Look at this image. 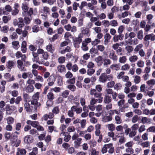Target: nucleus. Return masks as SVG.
I'll list each match as a JSON object with an SVG mask.
<instances>
[{
	"mask_svg": "<svg viewBox=\"0 0 155 155\" xmlns=\"http://www.w3.org/2000/svg\"><path fill=\"white\" fill-rule=\"evenodd\" d=\"M106 127L108 130L110 131H113L114 130L115 126L113 124H109L106 125Z\"/></svg>",
	"mask_w": 155,
	"mask_h": 155,
	"instance_id": "nucleus-35",
	"label": "nucleus"
},
{
	"mask_svg": "<svg viewBox=\"0 0 155 155\" xmlns=\"http://www.w3.org/2000/svg\"><path fill=\"white\" fill-rule=\"evenodd\" d=\"M47 97L48 99L51 101L53 100L54 97L53 93L52 92H49L47 95Z\"/></svg>",
	"mask_w": 155,
	"mask_h": 155,
	"instance_id": "nucleus-46",
	"label": "nucleus"
},
{
	"mask_svg": "<svg viewBox=\"0 0 155 155\" xmlns=\"http://www.w3.org/2000/svg\"><path fill=\"white\" fill-rule=\"evenodd\" d=\"M139 120V117L137 115H134L132 118L131 121L133 123L137 122Z\"/></svg>",
	"mask_w": 155,
	"mask_h": 155,
	"instance_id": "nucleus-62",
	"label": "nucleus"
},
{
	"mask_svg": "<svg viewBox=\"0 0 155 155\" xmlns=\"http://www.w3.org/2000/svg\"><path fill=\"white\" fill-rule=\"evenodd\" d=\"M112 99L110 96L108 95H105L104 100V102L105 103L107 104L109 103L111 101Z\"/></svg>",
	"mask_w": 155,
	"mask_h": 155,
	"instance_id": "nucleus-25",
	"label": "nucleus"
},
{
	"mask_svg": "<svg viewBox=\"0 0 155 155\" xmlns=\"http://www.w3.org/2000/svg\"><path fill=\"white\" fill-rule=\"evenodd\" d=\"M114 93L113 90L111 88L106 89L105 90V95L112 94Z\"/></svg>",
	"mask_w": 155,
	"mask_h": 155,
	"instance_id": "nucleus-58",
	"label": "nucleus"
},
{
	"mask_svg": "<svg viewBox=\"0 0 155 155\" xmlns=\"http://www.w3.org/2000/svg\"><path fill=\"white\" fill-rule=\"evenodd\" d=\"M143 47V45L142 44H140L137 45L134 49V51L136 52H137L141 49Z\"/></svg>",
	"mask_w": 155,
	"mask_h": 155,
	"instance_id": "nucleus-44",
	"label": "nucleus"
},
{
	"mask_svg": "<svg viewBox=\"0 0 155 155\" xmlns=\"http://www.w3.org/2000/svg\"><path fill=\"white\" fill-rule=\"evenodd\" d=\"M136 34L134 32H130V33L127 32L125 35L124 39L126 40L129 37L130 38H134Z\"/></svg>",
	"mask_w": 155,
	"mask_h": 155,
	"instance_id": "nucleus-17",
	"label": "nucleus"
},
{
	"mask_svg": "<svg viewBox=\"0 0 155 155\" xmlns=\"http://www.w3.org/2000/svg\"><path fill=\"white\" fill-rule=\"evenodd\" d=\"M111 63V61L110 59L104 58L103 64L104 67H107Z\"/></svg>",
	"mask_w": 155,
	"mask_h": 155,
	"instance_id": "nucleus-20",
	"label": "nucleus"
},
{
	"mask_svg": "<svg viewBox=\"0 0 155 155\" xmlns=\"http://www.w3.org/2000/svg\"><path fill=\"white\" fill-rule=\"evenodd\" d=\"M40 93L37 92L35 94L32 96L33 100L31 102V104L35 106V110H36L37 108L40 105V104L37 101V99H38L39 97Z\"/></svg>",
	"mask_w": 155,
	"mask_h": 155,
	"instance_id": "nucleus-1",
	"label": "nucleus"
},
{
	"mask_svg": "<svg viewBox=\"0 0 155 155\" xmlns=\"http://www.w3.org/2000/svg\"><path fill=\"white\" fill-rule=\"evenodd\" d=\"M90 93L91 95L93 96L96 98L100 97L102 95L101 93L97 92L96 90L94 89H91Z\"/></svg>",
	"mask_w": 155,
	"mask_h": 155,
	"instance_id": "nucleus-8",
	"label": "nucleus"
},
{
	"mask_svg": "<svg viewBox=\"0 0 155 155\" xmlns=\"http://www.w3.org/2000/svg\"><path fill=\"white\" fill-rule=\"evenodd\" d=\"M124 39V35L119 34L118 35H115L113 38V41L114 42H116L120 41H122Z\"/></svg>",
	"mask_w": 155,
	"mask_h": 155,
	"instance_id": "nucleus-11",
	"label": "nucleus"
},
{
	"mask_svg": "<svg viewBox=\"0 0 155 155\" xmlns=\"http://www.w3.org/2000/svg\"><path fill=\"white\" fill-rule=\"evenodd\" d=\"M46 49L48 51H49L52 53H53L54 48L53 47L52 45L50 44H49L46 46Z\"/></svg>",
	"mask_w": 155,
	"mask_h": 155,
	"instance_id": "nucleus-31",
	"label": "nucleus"
},
{
	"mask_svg": "<svg viewBox=\"0 0 155 155\" xmlns=\"http://www.w3.org/2000/svg\"><path fill=\"white\" fill-rule=\"evenodd\" d=\"M26 123L28 124L31 125L34 127L36 128L38 125L39 124V123L36 121H32L30 120H28Z\"/></svg>",
	"mask_w": 155,
	"mask_h": 155,
	"instance_id": "nucleus-21",
	"label": "nucleus"
},
{
	"mask_svg": "<svg viewBox=\"0 0 155 155\" xmlns=\"http://www.w3.org/2000/svg\"><path fill=\"white\" fill-rule=\"evenodd\" d=\"M35 80L37 81H39L41 83L43 82L44 81V79L42 77L41 75H38L35 77Z\"/></svg>",
	"mask_w": 155,
	"mask_h": 155,
	"instance_id": "nucleus-45",
	"label": "nucleus"
},
{
	"mask_svg": "<svg viewBox=\"0 0 155 155\" xmlns=\"http://www.w3.org/2000/svg\"><path fill=\"white\" fill-rule=\"evenodd\" d=\"M106 75L103 73L101 74L99 78V81L102 83H104L107 81Z\"/></svg>",
	"mask_w": 155,
	"mask_h": 155,
	"instance_id": "nucleus-24",
	"label": "nucleus"
},
{
	"mask_svg": "<svg viewBox=\"0 0 155 155\" xmlns=\"http://www.w3.org/2000/svg\"><path fill=\"white\" fill-rule=\"evenodd\" d=\"M125 49L127 53H130L133 51L134 48L130 45H127L125 47Z\"/></svg>",
	"mask_w": 155,
	"mask_h": 155,
	"instance_id": "nucleus-48",
	"label": "nucleus"
},
{
	"mask_svg": "<svg viewBox=\"0 0 155 155\" xmlns=\"http://www.w3.org/2000/svg\"><path fill=\"white\" fill-rule=\"evenodd\" d=\"M24 106L27 112H31L33 110H34L35 111L36 110H35L34 108L33 109L32 106H31L30 104L27 102L25 103ZM34 107L35 106H34Z\"/></svg>",
	"mask_w": 155,
	"mask_h": 155,
	"instance_id": "nucleus-12",
	"label": "nucleus"
},
{
	"mask_svg": "<svg viewBox=\"0 0 155 155\" xmlns=\"http://www.w3.org/2000/svg\"><path fill=\"white\" fill-rule=\"evenodd\" d=\"M66 82L68 84H74L75 82V79L74 78H72L71 79L67 80Z\"/></svg>",
	"mask_w": 155,
	"mask_h": 155,
	"instance_id": "nucleus-59",
	"label": "nucleus"
},
{
	"mask_svg": "<svg viewBox=\"0 0 155 155\" xmlns=\"http://www.w3.org/2000/svg\"><path fill=\"white\" fill-rule=\"evenodd\" d=\"M8 124H12L14 121V119L12 117H9L6 118Z\"/></svg>",
	"mask_w": 155,
	"mask_h": 155,
	"instance_id": "nucleus-49",
	"label": "nucleus"
},
{
	"mask_svg": "<svg viewBox=\"0 0 155 155\" xmlns=\"http://www.w3.org/2000/svg\"><path fill=\"white\" fill-rule=\"evenodd\" d=\"M27 43L26 41H23L22 43L21 47V50L23 53H25L27 51Z\"/></svg>",
	"mask_w": 155,
	"mask_h": 155,
	"instance_id": "nucleus-19",
	"label": "nucleus"
},
{
	"mask_svg": "<svg viewBox=\"0 0 155 155\" xmlns=\"http://www.w3.org/2000/svg\"><path fill=\"white\" fill-rule=\"evenodd\" d=\"M143 147H147L150 146V143L148 141H146L140 144Z\"/></svg>",
	"mask_w": 155,
	"mask_h": 155,
	"instance_id": "nucleus-51",
	"label": "nucleus"
},
{
	"mask_svg": "<svg viewBox=\"0 0 155 155\" xmlns=\"http://www.w3.org/2000/svg\"><path fill=\"white\" fill-rule=\"evenodd\" d=\"M110 23V25L113 27H116L118 25V23L117 20H111Z\"/></svg>",
	"mask_w": 155,
	"mask_h": 155,
	"instance_id": "nucleus-50",
	"label": "nucleus"
},
{
	"mask_svg": "<svg viewBox=\"0 0 155 155\" xmlns=\"http://www.w3.org/2000/svg\"><path fill=\"white\" fill-rule=\"evenodd\" d=\"M143 39L145 41H147L149 40L154 41L155 40V35L153 33L147 35L145 36Z\"/></svg>",
	"mask_w": 155,
	"mask_h": 155,
	"instance_id": "nucleus-10",
	"label": "nucleus"
},
{
	"mask_svg": "<svg viewBox=\"0 0 155 155\" xmlns=\"http://www.w3.org/2000/svg\"><path fill=\"white\" fill-rule=\"evenodd\" d=\"M130 66L129 64H126L121 66V69L123 71L128 70L130 69Z\"/></svg>",
	"mask_w": 155,
	"mask_h": 155,
	"instance_id": "nucleus-54",
	"label": "nucleus"
},
{
	"mask_svg": "<svg viewBox=\"0 0 155 155\" xmlns=\"http://www.w3.org/2000/svg\"><path fill=\"white\" fill-rule=\"evenodd\" d=\"M134 144V143L133 141H130L125 144L124 146L126 147L125 151L126 153H133L134 150L132 147Z\"/></svg>",
	"mask_w": 155,
	"mask_h": 155,
	"instance_id": "nucleus-2",
	"label": "nucleus"
},
{
	"mask_svg": "<svg viewBox=\"0 0 155 155\" xmlns=\"http://www.w3.org/2000/svg\"><path fill=\"white\" fill-rule=\"evenodd\" d=\"M120 66L118 64H113L110 65V68L113 70L118 71L120 69Z\"/></svg>",
	"mask_w": 155,
	"mask_h": 155,
	"instance_id": "nucleus-27",
	"label": "nucleus"
},
{
	"mask_svg": "<svg viewBox=\"0 0 155 155\" xmlns=\"http://www.w3.org/2000/svg\"><path fill=\"white\" fill-rule=\"evenodd\" d=\"M47 155H59V152L57 150H49L47 152Z\"/></svg>",
	"mask_w": 155,
	"mask_h": 155,
	"instance_id": "nucleus-32",
	"label": "nucleus"
},
{
	"mask_svg": "<svg viewBox=\"0 0 155 155\" xmlns=\"http://www.w3.org/2000/svg\"><path fill=\"white\" fill-rule=\"evenodd\" d=\"M141 122L143 124H148L150 122V119L146 117H141Z\"/></svg>",
	"mask_w": 155,
	"mask_h": 155,
	"instance_id": "nucleus-28",
	"label": "nucleus"
},
{
	"mask_svg": "<svg viewBox=\"0 0 155 155\" xmlns=\"http://www.w3.org/2000/svg\"><path fill=\"white\" fill-rule=\"evenodd\" d=\"M48 85L50 86H53L54 84L55 79L54 77L50 76L47 79Z\"/></svg>",
	"mask_w": 155,
	"mask_h": 155,
	"instance_id": "nucleus-13",
	"label": "nucleus"
},
{
	"mask_svg": "<svg viewBox=\"0 0 155 155\" xmlns=\"http://www.w3.org/2000/svg\"><path fill=\"white\" fill-rule=\"evenodd\" d=\"M34 88L33 86L31 85H28L26 89V91L27 92L31 93L33 91Z\"/></svg>",
	"mask_w": 155,
	"mask_h": 155,
	"instance_id": "nucleus-40",
	"label": "nucleus"
},
{
	"mask_svg": "<svg viewBox=\"0 0 155 155\" xmlns=\"http://www.w3.org/2000/svg\"><path fill=\"white\" fill-rule=\"evenodd\" d=\"M72 50L70 47L67 46L64 49L61 50L60 51V53L62 54H64L66 52L69 53Z\"/></svg>",
	"mask_w": 155,
	"mask_h": 155,
	"instance_id": "nucleus-29",
	"label": "nucleus"
},
{
	"mask_svg": "<svg viewBox=\"0 0 155 155\" xmlns=\"http://www.w3.org/2000/svg\"><path fill=\"white\" fill-rule=\"evenodd\" d=\"M95 70L93 68H88L87 70V74L90 76L92 75L95 72Z\"/></svg>",
	"mask_w": 155,
	"mask_h": 155,
	"instance_id": "nucleus-60",
	"label": "nucleus"
},
{
	"mask_svg": "<svg viewBox=\"0 0 155 155\" xmlns=\"http://www.w3.org/2000/svg\"><path fill=\"white\" fill-rule=\"evenodd\" d=\"M57 70L59 72L62 73L66 71V69L64 65H59L57 67Z\"/></svg>",
	"mask_w": 155,
	"mask_h": 155,
	"instance_id": "nucleus-22",
	"label": "nucleus"
},
{
	"mask_svg": "<svg viewBox=\"0 0 155 155\" xmlns=\"http://www.w3.org/2000/svg\"><path fill=\"white\" fill-rule=\"evenodd\" d=\"M111 36L109 33H106L104 36L105 44H107L110 41Z\"/></svg>",
	"mask_w": 155,
	"mask_h": 155,
	"instance_id": "nucleus-26",
	"label": "nucleus"
},
{
	"mask_svg": "<svg viewBox=\"0 0 155 155\" xmlns=\"http://www.w3.org/2000/svg\"><path fill=\"white\" fill-rule=\"evenodd\" d=\"M13 23L14 25H17L19 28H22L25 25L23 20L21 18H19L18 19H14Z\"/></svg>",
	"mask_w": 155,
	"mask_h": 155,
	"instance_id": "nucleus-3",
	"label": "nucleus"
},
{
	"mask_svg": "<svg viewBox=\"0 0 155 155\" xmlns=\"http://www.w3.org/2000/svg\"><path fill=\"white\" fill-rule=\"evenodd\" d=\"M146 130L145 125L144 124L141 125L138 129V132L139 133H141L143 131H144Z\"/></svg>",
	"mask_w": 155,
	"mask_h": 155,
	"instance_id": "nucleus-61",
	"label": "nucleus"
},
{
	"mask_svg": "<svg viewBox=\"0 0 155 155\" xmlns=\"http://www.w3.org/2000/svg\"><path fill=\"white\" fill-rule=\"evenodd\" d=\"M19 43L18 41H13L12 42V47L15 50H18L20 47Z\"/></svg>",
	"mask_w": 155,
	"mask_h": 155,
	"instance_id": "nucleus-30",
	"label": "nucleus"
},
{
	"mask_svg": "<svg viewBox=\"0 0 155 155\" xmlns=\"http://www.w3.org/2000/svg\"><path fill=\"white\" fill-rule=\"evenodd\" d=\"M42 12L45 13H49L50 12V8L47 6H44L42 10Z\"/></svg>",
	"mask_w": 155,
	"mask_h": 155,
	"instance_id": "nucleus-64",
	"label": "nucleus"
},
{
	"mask_svg": "<svg viewBox=\"0 0 155 155\" xmlns=\"http://www.w3.org/2000/svg\"><path fill=\"white\" fill-rule=\"evenodd\" d=\"M112 118L110 116H105L103 118L102 120L104 122H107L111 121Z\"/></svg>",
	"mask_w": 155,
	"mask_h": 155,
	"instance_id": "nucleus-63",
	"label": "nucleus"
},
{
	"mask_svg": "<svg viewBox=\"0 0 155 155\" xmlns=\"http://www.w3.org/2000/svg\"><path fill=\"white\" fill-rule=\"evenodd\" d=\"M22 10L25 12H26L28 11V8L27 5L25 3H22Z\"/></svg>",
	"mask_w": 155,
	"mask_h": 155,
	"instance_id": "nucleus-55",
	"label": "nucleus"
},
{
	"mask_svg": "<svg viewBox=\"0 0 155 155\" xmlns=\"http://www.w3.org/2000/svg\"><path fill=\"white\" fill-rule=\"evenodd\" d=\"M64 136V140L66 142H68L69 141L71 138V136L68 134H67L66 133L62 135Z\"/></svg>",
	"mask_w": 155,
	"mask_h": 155,
	"instance_id": "nucleus-53",
	"label": "nucleus"
},
{
	"mask_svg": "<svg viewBox=\"0 0 155 155\" xmlns=\"http://www.w3.org/2000/svg\"><path fill=\"white\" fill-rule=\"evenodd\" d=\"M115 123L117 124H120L122 122V120L120 116L116 115L115 116Z\"/></svg>",
	"mask_w": 155,
	"mask_h": 155,
	"instance_id": "nucleus-39",
	"label": "nucleus"
},
{
	"mask_svg": "<svg viewBox=\"0 0 155 155\" xmlns=\"http://www.w3.org/2000/svg\"><path fill=\"white\" fill-rule=\"evenodd\" d=\"M127 60V57L125 56L120 57L118 59L119 62L122 64H124L126 62Z\"/></svg>",
	"mask_w": 155,
	"mask_h": 155,
	"instance_id": "nucleus-37",
	"label": "nucleus"
},
{
	"mask_svg": "<svg viewBox=\"0 0 155 155\" xmlns=\"http://www.w3.org/2000/svg\"><path fill=\"white\" fill-rule=\"evenodd\" d=\"M11 140L12 141V145L16 147L18 146L20 143V141L18 140L17 137H15L14 140H13L12 139Z\"/></svg>",
	"mask_w": 155,
	"mask_h": 155,
	"instance_id": "nucleus-14",
	"label": "nucleus"
},
{
	"mask_svg": "<svg viewBox=\"0 0 155 155\" xmlns=\"http://www.w3.org/2000/svg\"><path fill=\"white\" fill-rule=\"evenodd\" d=\"M137 38L140 40H142L143 38V31L142 30L139 31L137 33Z\"/></svg>",
	"mask_w": 155,
	"mask_h": 155,
	"instance_id": "nucleus-47",
	"label": "nucleus"
},
{
	"mask_svg": "<svg viewBox=\"0 0 155 155\" xmlns=\"http://www.w3.org/2000/svg\"><path fill=\"white\" fill-rule=\"evenodd\" d=\"M116 138H119V142L120 144L124 143L126 141V139L124 134L122 133L118 134L116 135Z\"/></svg>",
	"mask_w": 155,
	"mask_h": 155,
	"instance_id": "nucleus-9",
	"label": "nucleus"
},
{
	"mask_svg": "<svg viewBox=\"0 0 155 155\" xmlns=\"http://www.w3.org/2000/svg\"><path fill=\"white\" fill-rule=\"evenodd\" d=\"M147 84L149 86H153L155 85V80L151 79L146 82Z\"/></svg>",
	"mask_w": 155,
	"mask_h": 155,
	"instance_id": "nucleus-43",
	"label": "nucleus"
},
{
	"mask_svg": "<svg viewBox=\"0 0 155 155\" xmlns=\"http://www.w3.org/2000/svg\"><path fill=\"white\" fill-rule=\"evenodd\" d=\"M26 153V150L24 149L17 148L16 155H25Z\"/></svg>",
	"mask_w": 155,
	"mask_h": 155,
	"instance_id": "nucleus-18",
	"label": "nucleus"
},
{
	"mask_svg": "<svg viewBox=\"0 0 155 155\" xmlns=\"http://www.w3.org/2000/svg\"><path fill=\"white\" fill-rule=\"evenodd\" d=\"M108 57L110 59L116 62L117 60V56L115 54L114 51L113 50L109 51Z\"/></svg>",
	"mask_w": 155,
	"mask_h": 155,
	"instance_id": "nucleus-6",
	"label": "nucleus"
},
{
	"mask_svg": "<svg viewBox=\"0 0 155 155\" xmlns=\"http://www.w3.org/2000/svg\"><path fill=\"white\" fill-rule=\"evenodd\" d=\"M33 75L30 72H24L22 74V77L24 79H26L28 78H31Z\"/></svg>",
	"mask_w": 155,
	"mask_h": 155,
	"instance_id": "nucleus-15",
	"label": "nucleus"
},
{
	"mask_svg": "<svg viewBox=\"0 0 155 155\" xmlns=\"http://www.w3.org/2000/svg\"><path fill=\"white\" fill-rule=\"evenodd\" d=\"M138 59L137 56L136 55H134L130 56L129 58V61L132 62H135Z\"/></svg>",
	"mask_w": 155,
	"mask_h": 155,
	"instance_id": "nucleus-38",
	"label": "nucleus"
},
{
	"mask_svg": "<svg viewBox=\"0 0 155 155\" xmlns=\"http://www.w3.org/2000/svg\"><path fill=\"white\" fill-rule=\"evenodd\" d=\"M32 137L30 135H27L24 138V142L25 143H30L32 142Z\"/></svg>",
	"mask_w": 155,
	"mask_h": 155,
	"instance_id": "nucleus-23",
	"label": "nucleus"
},
{
	"mask_svg": "<svg viewBox=\"0 0 155 155\" xmlns=\"http://www.w3.org/2000/svg\"><path fill=\"white\" fill-rule=\"evenodd\" d=\"M87 44L82 42L81 46V48L84 51H87L88 49V47L87 46Z\"/></svg>",
	"mask_w": 155,
	"mask_h": 155,
	"instance_id": "nucleus-52",
	"label": "nucleus"
},
{
	"mask_svg": "<svg viewBox=\"0 0 155 155\" xmlns=\"http://www.w3.org/2000/svg\"><path fill=\"white\" fill-rule=\"evenodd\" d=\"M37 52L38 54L42 55L41 56L44 60H47L48 59L49 55L47 52L44 51L42 49L39 48L38 49Z\"/></svg>",
	"mask_w": 155,
	"mask_h": 155,
	"instance_id": "nucleus-4",
	"label": "nucleus"
},
{
	"mask_svg": "<svg viewBox=\"0 0 155 155\" xmlns=\"http://www.w3.org/2000/svg\"><path fill=\"white\" fill-rule=\"evenodd\" d=\"M12 10L11 7L9 5H7L5 7V9L3 10V13L5 15H8Z\"/></svg>",
	"mask_w": 155,
	"mask_h": 155,
	"instance_id": "nucleus-16",
	"label": "nucleus"
},
{
	"mask_svg": "<svg viewBox=\"0 0 155 155\" xmlns=\"http://www.w3.org/2000/svg\"><path fill=\"white\" fill-rule=\"evenodd\" d=\"M107 135L108 136L112 138V140L114 141H115L117 140V139L116 138V136L114 137V132L113 131H110L108 132L107 133Z\"/></svg>",
	"mask_w": 155,
	"mask_h": 155,
	"instance_id": "nucleus-41",
	"label": "nucleus"
},
{
	"mask_svg": "<svg viewBox=\"0 0 155 155\" xmlns=\"http://www.w3.org/2000/svg\"><path fill=\"white\" fill-rule=\"evenodd\" d=\"M60 111V109L58 106L54 107L52 110V113L55 114H58Z\"/></svg>",
	"mask_w": 155,
	"mask_h": 155,
	"instance_id": "nucleus-57",
	"label": "nucleus"
},
{
	"mask_svg": "<svg viewBox=\"0 0 155 155\" xmlns=\"http://www.w3.org/2000/svg\"><path fill=\"white\" fill-rule=\"evenodd\" d=\"M144 62L141 60H138L137 63V65L139 68H143L144 67Z\"/></svg>",
	"mask_w": 155,
	"mask_h": 155,
	"instance_id": "nucleus-42",
	"label": "nucleus"
},
{
	"mask_svg": "<svg viewBox=\"0 0 155 155\" xmlns=\"http://www.w3.org/2000/svg\"><path fill=\"white\" fill-rule=\"evenodd\" d=\"M15 65V63L12 61H8L6 65L7 68L11 69Z\"/></svg>",
	"mask_w": 155,
	"mask_h": 155,
	"instance_id": "nucleus-33",
	"label": "nucleus"
},
{
	"mask_svg": "<svg viewBox=\"0 0 155 155\" xmlns=\"http://www.w3.org/2000/svg\"><path fill=\"white\" fill-rule=\"evenodd\" d=\"M64 37L66 40H69V38H72V36L70 33L66 32L65 34Z\"/></svg>",
	"mask_w": 155,
	"mask_h": 155,
	"instance_id": "nucleus-56",
	"label": "nucleus"
},
{
	"mask_svg": "<svg viewBox=\"0 0 155 155\" xmlns=\"http://www.w3.org/2000/svg\"><path fill=\"white\" fill-rule=\"evenodd\" d=\"M66 128L67 126L64 124H62L60 126L59 129L62 131V132L60 134L61 136L62 135H64V134H65L66 133L65 132V131L66 130Z\"/></svg>",
	"mask_w": 155,
	"mask_h": 155,
	"instance_id": "nucleus-34",
	"label": "nucleus"
},
{
	"mask_svg": "<svg viewBox=\"0 0 155 155\" xmlns=\"http://www.w3.org/2000/svg\"><path fill=\"white\" fill-rule=\"evenodd\" d=\"M104 58L102 56H99L95 58V60L98 66L100 67L103 64Z\"/></svg>",
	"mask_w": 155,
	"mask_h": 155,
	"instance_id": "nucleus-7",
	"label": "nucleus"
},
{
	"mask_svg": "<svg viewBox=\"0 0 155 155\" xmlns=\"http://www.w3.org/2000/svg\"><path fill=\"white\" fill-rule=\"evenodd\" d=\"M82 34L79 35L78 37L75 38L74 40V46L76 48H78L79 47L80 44L82 41Z\"/></svg>",
	"mask_w": 155,
	"mask_h": 155,
	"instance_id": "nucleus-5",
	"label": "nucleus"
},
{
	"mask_svg": "<svg viewBox=\"0 0 155 155\" xmlns=\"http://www.w3.org/2000/svg\"><path fill=\"white\" fill-rule=\"evenodd\" d=\"M134 78V82L136 84H138L141 81V78L140 76L138 75H135L133 77Z\"/></svg>",
	"mask_w": 155,
	"mask_h": 155,
	"instance_id": "nucleus-36",
	"label": "nucleus"
}]
</instances>
